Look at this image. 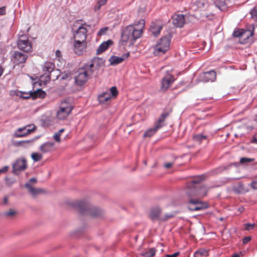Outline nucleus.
Wrapping results in <instances>:
<instances>
[{
	"label": "nucleus",
	"instance_id": "obj_1",
	"mask_svg": "<svg viewBox=\"0 0 257 257\" xmlns=\"http://www.w3.org/2000/svg\"><path fill=\"white\" fill-rule=\"evenodd\" d=\"M205 179L204 175L194 177L192 180L188 183L186 193L189 197H197L196 199H190L189 203L191 206L189 207L191 210H199L206 207V205L202 202L200 199L207 195V189L206 186H203L199 188L196 187L195 185Z\"/></svg>",
	"mask_w": 257,
	"mask_h": 257
},
{
	"label": "nucleus",
	"instance_id": "obj_2",
	"mask_svg": "<svg viewBox=\"0 0 257 257\" xmlns=\"http://www.w3.org/2000/svg\"><path fill=\"white\" fill-rule=\"evenodd\" d=\"M145 24V21L141 20L137 23L126 27L122 32V40L129 42L131 44H133L137 39L141 36Z\"/></svg>",
	"mask_w": 257,
	"mask_h": 257
},
{
	"label": "nucleus",
	"instance_id": "obj_3",
	"mask_svg": "<svg viewBox=\"0 0 257 257\" xmlns=\"http://www.w3.org/2000/svg\"><path fill=\"white\" fill-rule=\"evenodd\" d=\"M74 206L78 208L81 214L88 215L91 217H99L102 214V210L97 208L92 207L88 203L83 201L75 202Z\"/></svg>",
	"mask_w": 257,
	"mask_h": 257
},
{
	"label": "nucleus",
	"instance_id": "obj_4",
	"mask_svg": "<svg viewBox=\"0 0 257 257\" xmlns=\"http://www.w3.org/2000/svg\"><path fill=\"white\" fill-rule=\"evenodd\" d=\"M170 39V35L162 38L154 48V54L156 55H159L165 53L169 49Z\"/></svg>",
	"mask_w": 257,
	"mask_h": 257
},
{
	"label": "nucleus",
	"instance_id": "obj_5",
	"mask_svg": "<svg viewBox=\"0 0 257 257\" xmlns=\"http://www.w3.org/2000/svg\"><path fill=\"white\" fill-rule=\"evenodd\" d=\"M89 66L88 69L86 70V68L79 69L77 72V75L75 77V82L78 86H82L88 80V77L90 71L92 73L91 69L93 67L94 65H86Z\"/></svg>",
	"mask_w": 257,
	"mask_h": 257
},
{
	"label": "nucleus",
	"instance_id": "obj_6",
	"mask_svg": "<svg viewBox=\"0 0 257 257\" xmlns=\"http://www.w3.org/2000/svg\"><path fill=\"white\" fill-rule=\"evenodd\" d=\"M76 25H74L72 28V32L73 33L74 41L77 42H86L87 38V30L86 28L83 26H79L77 28Z\"/></svg>",
	"mask_w": 257,
	"mask_h": 257
},
{
	"label": "nucleus",
	"instance_id": "obj_7",
	"mask_svg": "<svg viewBox=\"0 0 257 257\" xmlns=\"http://www.w3.org/2000/svg\"><path fill=\"white\" fill-rule=\"evenodd\" d=\"M27 168V160L24 158H19L13 165V172L18 175L20 172L24 171Z\"/></svg>",
	"mask_w": 257,
	"mask_h": 257
},
{
	"label": "nucleus",
	"instance_id": "obj_8",
	"mask_svg": "<svg viewBox=\"0 0 257 257\" xmlns=\"http://www.w3.org/2000/svg\"><path fill=\"white\" fill-rule=\"evenodd\" d=\"M18 48L26 52H31L32 47L26 36H21L17 42Z\"/></svg>",
	"mask_w": 257,
	"mask_h": 257
},
{
	"label": "nucleus",
	"instance_id": "obj_9",
	"mask_svg": "<svg viewBox=\"0 0 257 257\" xmlns=\"http://www.w3.org/2000/svg\"><path fill=\"white\" fill-rule=\"evenodd\" d=\"M36 127L34 125H28L19 128L15 133V136L17 138H22L33 133Z\"/></svg>",
	"mask_w": 257,
	"mask_h": 257
},
{
	"label": "nucleus",
	"instance_id": "obj_10",
	"mask_svg": "<svg viewBox=\"0 0 257 257\" xmlns=\"http://www.w3.org/2000/svg\"><path fill=\"white\" fill-rule=\"evenodd\" d=\"M175 80L173 75L168 73L162 79L161 90L163 91H167Z\"/></svg>",
	"mask_w": 257,
	"mask_h": 257
},
{
	"label": "nucleus",
	"instance_id": "obj_11",
	"mask_svg": "<svg viewBox=\"0 0 257 257\" xmlns=\"http://www.w3.org/2000/svg\"><path fill=\"white\" fill-rule=\"evenodd\" d=\"M64 104H61L59 110L57 112V118L61 120L65 119L72 110V108L69 105L66 104L64 106Z\"/></svg>",
	"mask_w": 257,
	"mask_h": 257
},
{
	"label": "nucleus",
	"instance_id": "obj_12",
	"mask_svg": "<svg viewBox=\"0 0 257 257\" xmlns=\"http://www.w3.org/2000/svg\"><path fill=\"white\" fill-rule=\"evenodd\" d=\"M86 46V42H77L74 41L73 44V51L75 54L80 55H82L85 51Z\"/></svg>",
	"mask_w": 257,
	"mask_h": 257
},
{
	"label": "nucleus",
	"instance_id": "obj_13",
	"mask_svg": "<svg viewBox=\"0 0 257 257\" xmlns=\"http://www.w3.org/2000/svg\"><path fill=\"white\" fill-rule=\"evenodd\" d=\"M27 57L25 54L20 52H15L12 57V61L16 64L24 63Z\"/></svg>",
	"mask_w": 257,
	"mask_h": 257
},
{
	"label": "nucleus",
	"instance_id": "obj_14",
	"mask_svg": "<svg viewBox=\"0 0 257 257\" xmlns=\"http://www.w3.org/2000/svg\"><path fill=\"white\" fill-rule=\"evenodd\" d=\"M39 150L44 154L52 152L55 150V144L52 142H46L40 146Z\"/></svg>",
	"mask_w": 257,
	"mask_h": 257
},
{
	"label": "nucleus",
	"instance_id": "obj_15",
	"mask_svg": "<svg viewBox=\"0 0 257 257\" xmlns=\"http://www.w3.org/2000/svg\"><path fill=\"white\" fill-rule=\"evenodd\" d=\"M162 211L159 207L152 208L149 213V217L152 220H159L161 221L162 218Z\"/></svg>",
	"mask_w": 257,
	"mask_h": 257
},
{
	"label": "nucleus",
	"instance_id": "obj_16",
	"mask_svg": "<svg viewBox=\"0 0 257 257\" xmlns=\"http://www.w3.org/2000/svg\"><path fill=\"white\" fill-rule=\"evenodd\" d=\"M172 22L174 26L181 28L185 24V18L182 14L174 15L172 17Z\"/></svg>",
	"mask_w": 257,
	"mask_h": 257
},
{
	"label": "nucleus",
	"instance_id": "obj_17",
	"mask_svg": "<svg viewBox=\"0 0 257 257\" xmlns=\"http://www.w3.org/2000/svg\"><path fill=\"white\" fill-rule=\"evenodd\" d=\"M130 55L129 53H125L121 56H112L109 59L110 64L122 63Z\"/></svg>",
	"mask_w": 257,
	"mask_h": 257
},
{
	"label": "nucleus",
	"instance_id": "obj_18",
	"mask_svg": "<svg viewBox=\"0 0 257 257\" xmlns=\"http://www.w3.org/2000/svg\"><path fill=\"white\" fill-rule=\"evenodd\" d=\"M216 72L213 70L205 72L203 74L202 78L205 82H213L216 79Z\"/></svg>",
	"mask_w": 257,
	"mask_h": 257
},
{
	"label": "nucleus",
	"instance_id": "obj_19",
	"mask_svg": "<svg viewBox=\"0 0 257 257\" xmlns=\"http://www.w3.org/2000/svg\"><path fill=\"white\" fill-rule=\"evenodd\" d=\"M25 186L29 189V192L33 196H36L38 194L45 192V191L43 189L40 188H35L28 183L26 184Z\"/></svg>",
	"mask_w": 257,
	"mask_h": 257
},
{
	"label": "nucleus",
	"instance_id": "obj_20",
	"mask_svg": "<svg viewBox=\"0 0 257 257\" xmlns=\"http://www.w3.org/2000/svg\"><path fill=\"white\" fill-rule=\"evenodd\" d=\"M228 1L226 0H217L215 2L214 5L220 11H224L227 9Z\"/></svg>",
	"mask_w": 257,
	"mask_h": 257
},
{
	"label": "nucleus",
	"instance_id": "obj_21",
	"mask_svg": "<svg viewBox=\"0 0 257 257\" xmlns=\"http://www.w3.org/2000/svg\"><path fill=\"white\" fill-rule=\"evenodd\" d=\"M169 113L165 112L163 113L160 116L158 121L156 122L155 125L156 126L157 128H160L163 126H164V122L166 119V118L168 116Z\"/></svg>",
	"mask_w": 257,
	"mask_h": 257
},
{
	"label": "nucleus",
	"instance_id": "obj_22",
	"mask_svg": "<svg viewBox=\"0 0 257 257\" xmlns=\"http://www.w3.org/2000/svg\"><path fill=\"white\" fill-rule=\"evenodd\" d=\"M162 28L161 25L153 23L150 27V31L154 36L157 37L160 34Z\"/></svg>",
	"mask_w": 257,
	"mask_h": 257
},
{
	"label": "nucleus",
	"instance_id": "obj_23",
	"mask_svg": "<svg viewBox=\"0 0 257 257\" xmlns=\"http://www.w3.org/2000/svg\"><path fill=\"white\" fill-rule=\"evenodd\" d=\"M46 92L41 89H38L36 91L30 92V95L34 99L37 97L44 98L46 96Z\"/></svg>",
	"mask_w": 257,
	"mask_h": 257
},
{
	"label": "nucleus",
	"instance_id": "obj_24",
	"mask_svg": "<svg viewBox=\"0 0 257 257\" xmlns=\"http://www.w3.org/2000/svg\"><path fill=\"white\" fill-rule=\"evenodd\" d=\"M112 42L111 40H108L106 42H103L101 45H100V46L97 49V54H99L104 52V51H105L107 49L108 46L112 44Z\"/></svg>",
	"mask_w": 257,
	"mask_h": 257
},
{
	"label": "nucleus",
	"instance_id": "obj_25",
	"mask_svg": "<svg viewBox=\"0 0 257 257\" xmlns=\"http://www.w3.org/2000/svg\"><path fill=\"white\" fill-rule=\"evenodd\" d=\"M110 99V95L108 92H104L98 96V101L101 103H106Z\"/></svg>",
	"mask_w": 257,
	"mask_h": 257
},
{
	"label": "nucleus",
	"instance_id": "obj_26",
	"mask_svg": "<svg viewBox=\"0 0 257 257\" xmlns=\"http://www.w3.org/2000/svg\"><path fill=\"white\" fill-rule=\"evenodd\" d=\"M208 255V252L205 249L201 248L196 250L194 254V257L207 256Z\"/></svg>",
	"mask_w": 257,
	"mask_h": 257
},
{
	"label": "nucleus",
	"instance_id": "obj_27",
	"mask_svg": "<svg viewBox=\"0 0 257 257\" xmlns=\"http://www.w3.org/2000/svg\"><path fill=\"white\" fill-rule=\"evenodd\" d=\"M156 250L155 248H151L148 250L143 252L141 255L144 257H153L156 253Z\"/></svg>",
	"mask_w": 257,
	"mask_h": 257
},
{
	"label": "nucleus",
	"instance_id": "obj_28",
	"mask_svg": "<svg viewBox=\"0 0 257 257\" xmlns=\"http://www.w3.org/2000/svg\"><path fill=\"white\" fill-rule=\"evenodd\" d=\"M156 126L155 125L154 128H150L147 130L144 134V137H151L153 136L156 132L158 130Z\"/></svg>",
	"mask_w": 257,
	"mask_h": 257
},
{
	"label": "nucleus",
	"instance_id": "obj_29",
	"mask_svg": "<svg viewBox=\"0 0 257 257\" xmlns=\"http://www.w3.org/2000/svg\"><path fill=\"white\" fill-rule=\"evenodd\" d=\"M31 158L34 162H38L43 158V155L39 153H33L31 154Z\"/></svg>",
	"mask_w": 257,
	"mask_h": 257
},
{
	"label": "nucleus",
	"instance_id": "obj_30",
	"mask_svg": "<svg viewBox=\"0 0 257 257\" xmlns=\"http://www.w3.org/2000/svg\"><path fill=\"white\" fill-rule=\"evenodd\" d=\"M207 136L202 134H198L194 136L193 139L194 141L201 143L203 140H206Z\"/></svg>",
	"mask_w": 257,
	"mask_h": 257
},
{
	"label": "nucleus",
	"instance_id": "obj_31",
	"mask_svg": "<svg viewBox=\"0 0 257 257\" xmlns=\"http://www.w3.org/2000/svg\"><path fill=\"white\" fill-rule=\"evenodd\" d=\"M17 213V212L12 209H10V210L8 211L4 212V215L6 217H12L14 216Z\"/></svg>",
	"mask_w": 257,
	"mask_h": 257
},
{
	"label": "nucleus",
	"instance_id": "obj_32",
	"mask_svg": "<svg viewBox=\"0 0 257 257\" xmlns=\"http://www.w3.org/2000/svg\"><path fill=\"white\" fill-rule=\"evenodd\" d=\"M252 33L250 31H243L242 33L241 39L243 40L248 39L250 36H252Z\"/></svg>",
	"mask_w": 257,
	"mask_h": 257
},
{
	"label": "nucleus",
	"instance_id": "obj_33",
	"mask_svg": "<svg viewBox=\"0 0 257 257\" xmlns=\"http://www.w3.org/2000/svg\"><path fill=\"white\" fill-rule=\"evenodd\" d=\"M105 62V61L102 58L97 57L93 59L91 64H103Z\"/></svg>",
	"mask_w": 257,
	"mask_h": 257
},
{
	"label": "nucleus",
	"instance_id": "obj_34",
	"mask_svg": "<svg viewBox=\"0 0 257 257\" xmlns=\"http://www.w3.org/2000/svg\"><path fill=\"white\" fill-rule=\"evenodd\" d=\"M54 66H55V65H47V66L45 65L44 67L43 68V70L44 71L47 72L51 74V73L53 71H54Z\"/></svg>",
	"mask_w": 257,
	"mask_h": 257
},
{
	"label": "nucleus",
	"instance_id": "obj_35",
	"mask_svg": "<svg viewBox=\"0 0 257 257\" xmlns=\"http://www.w3.org/2000/svg\"><path fill=\"white\" fill-rule=\"evenodd\" d=\"M56 60L58 61V62L61 63H63L64 62V60L62 58L61 52L60 51L57 50L56 51Z\"/></svg>",
	"mask_w": 257,
	"mask_h": 257
},
{
	"label": "nucleus",
	"instance_id": "obj_36",
	"mask_svg": "<svg viewBox=\"0 0 257 257\" xmlns=\"http://www.w3.org/2000/svg\"><path fill=\"white\" fill-rule=\"evenodd\" d=\"M104 1L103 0H98L97 4L94 7V11H97L99 10L100 8V7L104 5Z\"/></svg>",
	"mask_w": 257,
	"mask_h": 257
},
{
	"label": "nucleus",
	"instance_id": "obj_37",
	"mask_svg": "<svg viewBox=\"0 0 257 257\" xmlns=\"http://www.w3.org/2000/svg\"><path fill=\"white\" fill-rule=\"evenodd\" d=\"M108 27H104V28H101L97 33V35L98 36H101L102 35H105L107 31H108Z\"/></svg>",
	"mask_w": 257,
	"mask_h": 257
},
{
	"label": "nucleus",
	"instance_id": "obj_38",
	"mask_svg": "<svg viewBox=\"0 0 257 257\" xmlns=\"http://www.w3.org/2000/svg\"><path fill=\"white\" fill-rule=\"evenodd\" d=\"M110 92L112 95V96L115 97L118 94V91L117 90L116 87L115 86H113L111 87Z\"/></svg>",
	"mask_w": 257,
	"mask_h": 257
},
{
	"label": "nucleus",
	"instance_id": "obj_39",
	"mask_svg": "<svg viewBox=\"0 0 257 257\" xmlns=\"http://www.w3.org/2000/svg\"><path fill=\"white\" fill-rule=\"evenodd\" d=\"M250 14L253 19L257 21V7H255L251 12Z\"/></svg>",
	"mask_w": 257,
	"mask_h": 257
},
{
	"label": "nucleus",
	"instance_id": "obj_40",
	"mask_svg": "<svg viewBox=\"0 0 257 257\" xmlns=\"http://www.w3.org/2000/svg\"><path fill=\"white\" fill-rule=\"evenodd\" d=\"M255 226V223H246L245 224V229L246 230H250L253 229Z\"/></svg>",
	"mask_w": 257,
	"mask_h": 257
},
{
	"label": "nucleus",
	"instance_id": "obj_41",
	"mask_svg": "<svg viewBox=\"0 0 257 257\" xmlns=\"http://www.w3.org/2000/svg\"><path fill=\"white\" fill-rule=\"evenodd\" d=\"M173 216L172 214H166L164 216H162L161 221H166Z\"/></svg>",
	"mask_w": 257,
	"mask_h": 257
},
{
	"label": "nucleus",
	"instance_id": "obj_42",
	"mask_svg": "<svg viewBox=\"0 0 257 257\" xmlns=\"http://www.w3.org/2000/svg\"><path fill=\"white\" fill-rule=\"evenodd\" d=\"M243 32L242 30H238V31H235L233 33V36L234 37H240L241 38L242 36V33Z\"/></svg>",
	"mask_w": 257,
	"mask_h": 257
},
{
	"label": "nucleus",
	"instance_id": "obj_43",
	"mask_svg": "<svg viewBox=\"0 0 257 257\" xmlns=\"http://www.w3.org/2000/svg\"><path fill=\"white\" fill-rule=\"evenodd\" d=\"M254 161L253 159H249L246 158H242L240 159V162L241 163H244L246 162H251Z\"/></svg>",
	"mask_w": 257,
	"mask_h": 257
},
{
	"label": "nucleus",
	"instance_id": "obj_44",
	"mask_svg": "<svg viewBox=\"0 0 257 257\" xmlns=\"http://www.w3.org/2000/svg\"><path fill=\"white\" fill-rule=\"evenodd\" d=\"M61 135L57 133H55L53 136V138L56 142L60 143L61 141L60 140Z\"/></svg>",
	"mask_w": 257,
	"mask_h": 257
},
{
	"label": "nucleus",
	"instance_id": "obj_45",
	"mask_svg": "<svg viewBox=\"0 0 257 257\" xmlns=\"http://www.w3.org/2000/svg\"><path fill=\"white\" fill-rule=\"evenodd\" d=\"M180 254L179 252H176L172 254H167L163 257H177L178 255Z\"/></svg>",
	"mask_w": 257,
	"mask_h": 257
},
{
	"label": "nucleus",
	"instance_id": "obj_46",
	"mask_svg": "<svg viewBox=\"0 0 257 257\" xmlns=\"http://www.w3.org/2000/svg\"><path fill=\"white\" fill-rule=\"evenodd\" d=\"M9 169L8 166H5L3 167L2 169H0V174L2 173H5L8 171Z\"/></svg>",
	"mask_w": 257,
	"mask_h": 257
},
{
	"label": "nucleus",
	"instance_id": "obj_47",
	"mask_svg": "<svg viewBox=\"0 0 257 257\" xmlns=\"http://www.w3.org/2000/svg\"><path fill=\"white\" fill-rule=\"evenodd\" d=\"M6 7H2L0 8V15H4L6 14Z\"/></svg>",
	"mask_w": 257,
	"mask_h": 257
},
{
	"label": "nucleus",
	"instance_id": "obj_48",
	"mask_svg": "<svg viewBox=\"0 0 257 257\" xmlns=\"http://www.w3.org/2000/svg\"><path fill=\"white\" fill-rule=\"evenodd\" d=\"M250 186L254 189H257V180L251 182Z\"/></svg>",
	"mask_w": 257,
	"mask_h": 257
},
{
	"label": "nucleus",
	"instance_id": "obj_49",
	"mask_svg": "<svg viewBox=\"0 0 257 257\" xmlns=\"http://www.w3.org/2000/svg\"><path fill=\"white\" fill-rule=\"evenodd\" d=\"M251 237L250 236H246V237H245L243 239V243L244 244H246L247 243V242H248L250 240H251Z\"/></svg>",
	"mask_w": 257,
	"mask_h": 257
},
{
	"label": "nucleus",
	"instance_id": "obj_50",
	"mask_svg": "<svg viewBox=\"0 0 257 257\" xmlns=\"http://www.w3.org/2000/svg\"><path fill=\"white\" fill-rule=\"evenodd\" d=\"M172 165H173L172 163H167L164 164V167L167 169H169L170 167H171Z\"/></svg>",
	"mask_w": 257,
	"mask_h": 257
},
{
	"label": "nucleus",
	"instance_id": "obj_51",
	"mask_svg": "<svg viewBox=\"0 0 257 257\" xmlns=\"http://www.w3.org/2000/svg\"><path fill=\"white\" fill-rule=\"evenodd\" d=\"M9 196H6L4 198L3 203L4 204H7L8 203Z\"/></svg>",
	"mask_w": 257,
	"mask_h": 257
},
{
	"label": "nucleus",
	"instance_id": "obj_52",
	"mask_svg": "<svg viewBox=\"0 0 257 257\" xmlns=\"http://www.w3.org/2000/svg\"><path fill=\"white\" fill-rule=\"evenodd\" d=\"M222 170L220 168H217L213 171L214 174L218 173L220 172H221Z\"/></svg>",
	"mask_w": 257,
	"mask_h": 257
},
{
	"label": "nucleus",
	"instance_id": "obj_53",
	"mask_svg": "<svg viewBox=\"0 0 257 257\" xmlns=\"http://www.w3.org/2000/svg\"><path fill=\"white\" fill-rule=\"evenodd\" d=\"M25 94H26V95L23 96V97L24 98H28L31 97V96L30 95V92L29 94L26 93Z\"/></svg>",
	"mask_w": 257,
	"mask_h": 257
},
{
	"label": "nucleus",
	"instance_id": "obj_54",
	"mask_svg": "<svg viewBox=\"0 0 257 257\" xmlns=\"http://www.w3.org/2000/svg\"><path fill=\"white\" fill-rule=\"evenodd\" d=\"M5 52H6V50L5 49L0 48V53L2 55H3L4 54H5Z\"/></svg>",
	"mask_w": 257,
	"mask_h": 257
},
{
	"label": "nucleus",
	"instance_id": "obj_55",
	"mask_svg": "<svg viewBox=\"0 0 257 257\" xmlns=\"http://www.w3.org/2000/svg\"><path fill=\"white\" fill-rule=\"evenodd\" d=\"M253 142L257 144V134L254 137Z\"/></svg>",
	"mask_w": 257,
	"mask_h": 257
},
{
	"label": "nucleus",
	"instance_id": "obj_56",
	"mask_svg": "<svg viewBox=\"0 0 257 257\" xmlns=\"http://www.w3.org/2000/svg\"><path fill=\"white\" fill-rule=\"evenodd\" d=\"M64 128H62L61 130H60L58 132H57L58 134H60V135H61L62 133L63 132H64Z\"/></svg>",
	"mask_w": 257,
	"mask_h": 257
},
{
	"label": "nucleus",
	"instance_id": "obj_57",
	"mask_svg": "<svg viewBox=\"0 0 257 257\" xmlns=\"http://www.w3.org/2000/svg\"><path fill=\"white\" fill-rule=\"evenodd\" d=\"M30 182H34V183H36V179H35L34 178H31L30 180Z\"/></svg>",
	"mask_w": 257,
	"mask_h": 257
},
{
	"label": "nucleus",
	"instance_id": "obj_58",
	"mask_svg": "<svg viewBox=\"0 0 257 257\" xmlns=\"http://www.w3.org/2000/svg\"><path fill=\"white\" fill-rule=\"evenodd\" d=\"M232 257H239V256L238 254H235Z\"/></svg>",
	"mask_w": 257,
	"mask_h": 257
},
{
	"label": "nucleus",
	"instance_id": "obj_59",
	"mask_svg": "<svg viewBox=\"0 0 257 257\" xmlns=\"http://www.w3.org/2000/svg\"><path fill=\"white\" fill-rule=\"evenodd\" d=\"M103 1H104V4H105L107 0H103Z\"/></svg>",
	"mask_w": 257,
	"mask_h": 257
},
{
	"label": "nucleus",
	"instance_id": "obj_60",
	"mask_svg": "<svg viewBox=\"0 0 257 257\" xmlns=\"http://www.w3.org/2000/svg\"><path fill=\"white\" fill-rule=\"evenodd\" d=\"M234 191H236L235 188H234Z\"/></svg>",
	"mask_w": 257,
	"mask_h": 257
}]
</instances>
